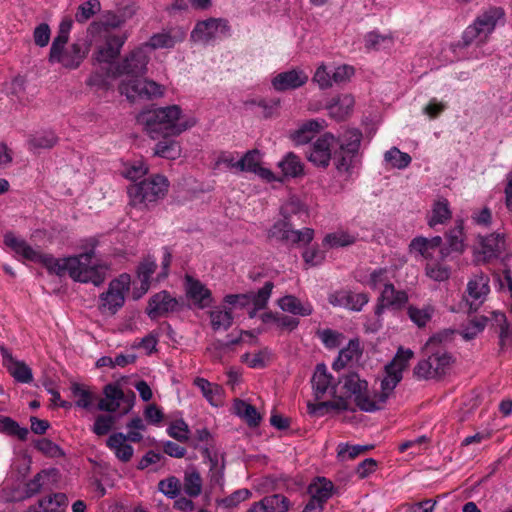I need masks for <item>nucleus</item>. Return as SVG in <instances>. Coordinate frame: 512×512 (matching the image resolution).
<instances>
[{"label": "nucleus", "mask_w": 512, "mask_h": 512, "mask_svg": "<svg viewBox=\"0 0 512 512\" xmlns=\"http://www.w3.org/2000/svg\"><path fill=\"white\" fill-rule=\"evenodd\" d=\"M359 354V342L357 340H350L347 346L340 350L338 358L333 363V368H343L350 361L357 359Z\"/></svg>", "instance_id": "3c124183"}, {"label": "nucleus", "mask_w": 512, "mask_h": 512, "mask_svg": "<svg viewBox=\"0 0 512 512\" xmlns=\"http://www.w3.org/2000/svg\"><path fill=\"white\" fill-rule=\"evenodd\" d=\"M148 172L147 165L142 160H136L125 164L123 175L132 181H136L146 175Z\"/></svg>", "instance_id": "e2e57ef3"}, {"label": "nucleus", "mask_w": 512, "mask_h": 512, "mask_svg": "<svg viewBox=\"0 0 512 512\" xmlns=\"http://www.w3.org/2000/svg\"><path fill=\"white\" fill-rule=\"evenodd\" d=\"M106 444L121 462H129L134 454L133 447L127 443V437L123 433L110 435Z\"/></svg>", "instance_id": "2f4dec72"}, {"label": "nucleus", "mask_w": 512, "mask_h": 512, "mask_svg": "<svg viewBox=\"0 0 512 512\" xmlns=\"http://www.w3.org/2000/svg\"><path fill=\"white\" fill-rule=\"evenodd\" d=\"M331 305L346 308L352 311H361L368 303L369 296L366 293H355L350 290H339L328 297Z\"/></svg>", "instance_id": "412c9836"}, {"label": "nucleus", "mask_w": 512, "mask_h": 512, "mask_svg": "<svg viewBox=\"0 0 512 512\" xmlns=\"http://www.w3.org/2000/svg\"><path fill=\"white\" fill-rule=\"evenodd\" d=\"M413 357L414 352L411 349L398 348L394 358L385 366V375L381 380L379 392L370 393L368 383L355 373L345 376L343 387L360 410L365 412L380 410L393 395L394 389L403 378V371L407 369Z\"/></svg>", "instance_id": "f03ea898"}, {"label": "nucleus", "mask_w": 512, "mask_h": 512, "mask_svg": "<svg viewBox=\"0 0 512 512\" xmlns=\"http://www.w3.org/2000/svg\"><path fill=\"white\" fill-rule=\"evenodd\" d=\"M119 92L130 101L137 99L153 100L161 98L166 92V87L154 80L147 78H135L121 80Z\"/></svg>", "instance_id": "0eeeda50"}, {"label": "nucleus", "mask_w": 512, "mask_h": 512, "mask_svg": "<svg viewBox=\"0 0 512 512\" xmlns=\"http://www.w3.org/2000/svg\"><path fill=\"white\" fill-rule=\"evenodd\" d=\"M66 505V495L54 493L40 499L37 505L31 506L27 512H65Z\"/></svg>", "instance_id": "473e14b6"}, {"label": "nucleus", "mask_w": 512, "mask_h": 512, "mask_svg": "<svg viewBox=\"0 0 512 512\" xmlns=\"http://www.w3.org/2000/svg\"><path fill=\"white\" fill-rule=\"evenodd\" d=\"M56 142H57V137L51 131H45V132L39 133V134L33 136L29 140V144H30L31 148H33V149L51 148L56 144Z\"/></svg>", "instance_id": "0e129e2a"}, {"label": "nucleus", "mask_w": 512, "mask_h": 512, "mask_svg": "<svg viewBox=\"0 0 512 512\" xmlns=\"http://www.w3.org/2000/svg\"><path fill=\"white\" fill-rule=\"evenodd\" d=\"M210 325L214 331H226L233 322V314L231 308L225 305L214 307L209 312Z\"/></svg>", "instance_id": "58836bf2"}, {"label": "nucleus", "mask_w": 512, "mask_h": 512, "mask_svg": "<svg viewBox=\"0 0 512 512\" xmlns=\"http://www.w3.org/2000/svg\"><path fill=\"white\" fill-rule=\"evenodd\" d=\"M230 27L227 20L209 18L196 23L191 32V40L195 43L210 45L229 35Z\"/></svg>", "instance_id": "1a4fd4ad"}, {"label": "nucleus", "mask_w": 512, "mask_h": 512, "mask_svg": "<svg viewBox=\"0 0 512 512\" xmlns=\"http://www.w3.org/2000/svg\"><path fill=\"white\" fill-rule=\"evenodd\" d=\"M312 387L317 399L325 394H332L335 388L333 377L328 373L324 364H318L312 377Z\"/></svg>", "instance_id": "c85d7f7f"}, {"label": "nucleus", "mask_w": 512, "mask_h": 512, "mask_svg": "<svg viewBox=\"0 0 512 512\" xmlns=\"http://www.w3.org/2000/svg\"><path fill=\"white\" fill-rule=\"evenodd\" d=\"M506 23V12L501 6H490L483 9L466 27L462 40L467 46L472 43L484 45L498 26Z\"/></svg>", "instance_id": "20e7f679"}, {"label": "nucleus", "mask_w": 512, "mask_h": 512, "mask_svg": "<svg viewBox=\"0 0 512 512\" xmlns=\"http://www.w3.org/2000/svg\"><path fill=\"white\" fill-rule=\"evenodd\" d=\"M185 291L187 298L193 303L194 306L204 309L212 303L211 291L198 279L186 275L185 277Z\"/></svg>", "instance_id": "5701e85b"}, {"label": "nucleus", "mask_w": 512, "mask_h": 512, "mask_svg": "<svg viewBox=\"0 0 512 512\" xmlns=\"http://www.w3.org/2000/svg\"><path fill=\"white\" fill-rule=\"evenodd\" d=\"M67 43H52L49 54L51 63H59L68 69L77 68L88 52L87 48L80 43H73L66 47Z\"/></svg>", "instance_id": "9b49d317"}, {"label": "nucleus", "mask_w": 512, "mask_h": 512, "mask_svg": "<svg viewBox=\"0 0 512 512\" xmlns=\"http://www.w3.org/2000/svg\"><path fill=\"white\" fill-rule=\"evenodd\" d=\"M269 236L288 244L305 245L313 240L314 230L311 228L295 230L292 221L281 217L270 228Z\"/></svg>", "instance_id": "f8f14e48"}, {"label": "nucleus", "mask_w": 512, "mask_h": 512, "mask_svg": "<svg viewBox=\"0 0 512 512\" xmlns=\"http://www.w3.org/2000/svg\"><path fill=\"white\" fill-rule=\"evenodd\" d=\"M435 306L428 303L423 306L410 305L407 308L409 319L418 327H425L435 314Z\"/></svg>", "instance_id": "a19ab883"}, {"label": "nucleus", "mask_w": 512, "mask_h": 512, "mask_svg": "<svg viewBox=\"0 0 512 512\" xmlns=\"http://www.w3.org/2000/svg\"><path fill=\"white\" fill-rule=\"evenodd\" d=\"M281 170L282 179L297 178L304 174V164L300 157L293 152H288L277 164Z\"/></svg>", "instance_id": "f704fd0d"}, {"label": "nucleus", "mask_w": 512, "mask_h": 512, "mask_svg": "<svg viewBox=\"0 0 512 512\" xmlns=\"http://www.w3.org/2000/svg\"><path fill=\"white\" fill-rule=\"evenodd\" d=\"M354 104L355 100L351 94H338L327 101L325 109L328 111V115L331 118L341 121L352 114Z\"/></svg>", "instance_id": "393cba45"}, {"label": "nucleus", "mask_w": 512, "mask_h": 512, "mask_svg": "<svg viewBox=\"0 0 512 512\" xmlns=\"http://www.w3.org/2000/svg\"><path fill=\"white\" fill-rule=\"evenodd\" d=\"M151 53L144 44H141L129 53L116 65L115 75L123 76L122 80L135 79L147 72Z\"/></svg>", "instance_id": "6e6552de"}, {"label": "nucleus", "mask_w": 512, "mask_h": 512, "mask_svg": "<svg viewBox=\"0 0 512 512\" xmlns=\"http://www.w3.org/2000/svg\"><path fill=\"white\" fill-rule=\"evenodd\" d=\"M3 364L11 376L20 383H31L33 381L32 370L26 363L15 359L6 350L2 353Z\"/></svg>", "instance_id": "c756f323"}, {"label": "nucleus", "mask_w": 512, "mask_h": 512, "mask_svg": "<svg viewBox=\"0 0 512 512\" xmlns=\"http://www.w3.org/2000/svg\"><path fill=\"white\" fill-rule=\"evenodd\" d=\"M313 82H315L320 89L330 88L333 83V74L328 70L325 64H320L313 76Z\"/></svg>", "instance_id": "338daca9"}, {"label": "nucleus", "mask_w": 512, "mask_h": 512, "mask_svg": "<svg viewBox=\"0 0 512 512\" xmlns=\"http://www.w3.org/2000/svg\"><path fill=\"white\" fill-rule=\"evenodd\" d=\"M167 433L173 439L179 442H187L189 440L190 430L187 423L182 420L173 421L167 428Z\"/></svg>", "instance_id": "680f3d73"}, {"label": "nucleus", "mask_w": 512, "mask_h": 512, "mask_svg": "<svg viewBox=\"0 0 512 512\" xmlns=\"http://www.w3.org/2000/svg\"><path fill=\"white\" fill-rule=\"evenodd\" d=\"M451 362L452 358L447 352L437 350L416 365L414 374L421 379H433L444 375L448 371Z\"/></svg>", "instance_id": "ddd939ff"}, {"label": "nucleus", "mask_w": 512, "mask_h": 512, "mask_svg": "<svg viewBox=\"0 0 512 512\" xmlns=\"http://www.w3.org/2000/svg\"><path fill=\"white\" fill-rule=\"evenodd\" d=\"M70 390L77 407L90 409L93 406L96 400V394L89 386L73 382L70 386Z\"/></svg>", "instance_id": "ea45409f"}, {"label": "nucleus", "mask_w": 512, "mask_h": 512, "mask_svg": "<svg viewBox=\"0 0 512 512\" xmlns=\"http://www.w3.org/2000/svg\"><path fill=\"white\" fill-rule=\"evenodd\" d=\"M100 34L102 42L96 47L95 60L99 63H111L119 56L128 36L126 33H113L107 28Z\"/></svg>", "instance_id": "4468645a"}, {"label": "nucleus", "mask_w": 512, "mask_h": 512, "mask_svg": "<svg viewBox=\"0 0 512 512\" xmlns=\"http://www.w3.org/2000/svg\"><path fill=\"white\" fill-rule=\"evenodd\" d=\"M168 180L162 175H155L138 184L130 185L128 195L133 206H147L162 198L168 190Z\"/></svg>", "instance_id": "423d86ee"}, {"label": "nucleus", "mask_w": 512, "mask_h": 512, "mask_svg": "<svg viewBox=\"0 0 512 512\" xmlns=\"http://www.w3.org/2000/svg\"><path fill=\"white\" fill-rule=\"evenodd\" d=\"M407 302L408 294L391 283L380 291L375 313L379 316L385 308L401 309Z\"/></svg>", "instance_id": "b1692460"}, {"label": "nucleus", "mask_w": 512, "mask_h": 512, "mask_svg": "<svg viewBox=\"0 0 512 512\" xmlns=\"http://www.w3.org/2000/svg\"><path fill=\"white\" fill-rule=\"evenodd\" d=\"M452 216L449 201L443 197L436 199L427 215V224L434 228L437 225L446 224Z\"/></svg>", "instance_id": "7c9ffc66"}, {"label": "nucleus", "mask_w": 512, "mask_h": 512, "mask_svg": "<svg viewBox=\"0 0 512 512\" xmlns=\"http://www.w3.org/2000/svg\"><path fill=\"white\" fill-rule=\"evenodd\" d=\"M240 153L236 151H221L216 154L214 159V169H228L234 173H239Z\"/></svg>", "instance_id": "a18cd8bd"}, {"label": "nucleus", "mask_w": 512, "mask_h": 512, "mask_svg": "<svg viewBox=\"0 0 512 512\" xmlns=\"http://www.w3.org/2000/svg\"><path fill=\"white\" fill-rule=\"evenodd\" d=\"M327 127L324 119H311L303 122L291 133V140L296 145L309 143L320 131Z\"/></svg>", "instance_id": "bb28decb"}, {"label": "nucleus", "mask_w": 512, "mask_h": 512, "mask_svg": "<svg viewBox=\"0 0 512 512\" xmlns=\"http://www.w3.org/2000/svg\"><path fill=\"white\" fill-rule=\"evenodd\" d=\"M104 398L99 401L98 408L103 411L115 412L120 408L124 393L115 384H108L104 388Z\"/></svg>", "instance_id": "e433bc0d"}, {"label": "nucleus", "mask_w": 512, "mask_h": 512, "mask_svg": "<svg viewBox=\"0 0 512 512\" xmlns=\"http://www.w3.org/2000/svg\"><path fill=\"white\" fill-rule=\"evenodd\" d=\"M308 412L311 415L321 417L331 410L342 411L349 408V403L346 399L339 398L332 401H323L318 403H308Z\"/></svg>", "instance_id": "79ce46f5"}, {"label": "nucleus", "mask_w": 512, "mask_h": 512, "mask_svg": "<svg viewBox=\"0 0 512 512\" xmlns=\"http://www.w3.org/2000/svg\"><path fill=\"white\" fill-rule=\"evenodd\" d=\"M154 154L162 158L175 160L181 155V146L176 140L165 138L156 144Z\"/></svg>", "instance_id": "de8ad7c7"}, {"label": "nucleus", "mask_w": 512, "mask_h": 512, "mask_svg": "<svg viewBox=\"0 0 512 512\" xmlns=\"http://www.w3.org/2000/svg\"><path fill=\"white\" fill-rule=\"evenodd\" d=\"M281 217L292 221L293 217L307 216L305 205L296 197H290L280 208Z\"/></svg>", "instance_id": "8fccbe9b"}, {"label": "nucleus", "mask_w": 512, "mask_h": 512, "mask_svg": "<svg viewBox=\"0 0 512 512\" xmlns=\"http://www.w3.org/2000/svg\"><path fill=\"white\" fill-rule=\"evenodd\" d=\"M308 74L300 69L293 68L287 71L276 73L271 77V86L275 91L283 92L295 90L308 82Z\"/></svg>", "instance_id": "aec40b11"}, {"label": "nucleus", "mask_w": 512, "mask_h": 512, "mask_svg": "<svg viewBox=\"0 0 512 512\" xmlns=\"http://www.w3.org/2000/svg\"><path fill=\"white\" fill-rule=\"evenodd\" d=\"M186 30L181 27H170L153 34L146 43V48L152 53L157 49H172L184 41Z\"/></svg>", "instance_id": "6ab92c4d"}, {"label": "nucleus", "mask_w": 512, "mask_h": 512, "mask_svg": "<svg viewBox=\"0 0 512 512\" xmlns=\"http://www.w3.org/2000/svg\"><path fill=\"white\" fill-rule=\"evenodd\" d=\"M446 237L451 251L462 253L465 250L462 221H457L455 227L449 230Z\"/></svg>", "instance_id": "864d4df0"}, {"label": "nucleus", "mask_w": 512, "mask_h": 512, "mask_svg": "<svg viewBox=\"0 0 512 512\" xmlns=\"http://www.w3.org/2000/svg\"><path fill=\"white\" fill-rule=\"evenodd\" d=\"M0 432L6 433L11 436H16L20 440H26L29 431L25 427H20L19 424L10 417L0 415Z\"/></svg>", "instance_id": "5fc2aeb1"}, {"label": "nucleus", "mask_w": 512, "mask_h": 512, "mask_svg": "<svg viewBox=\"0 0 512 512\" xmlns=\"http://www.w3.org/2000/svg\"><path fill=\"white\" fill-rule=\"evenodd\" d=\"M490 292L489 277L484 273L474 274L467 283L466 292L463 297L469 310L476 312L485 302Z\"/></svg>", "instance_id": "dca6fc26"}, {"label": "nucleus", "mask_w": 512, "mask_h": 512, "mask_svg": "<svg viewBox=\"0 0 512 512\" xmlns=\"http://www.w3.org/2000/svg\"><path fill=\"white\" fill-rule=\"evenodd\" d=\"M279 307L288 313L296 316H309L313 312V307L308 301H301L293 295H286L278 300Z\"/></svg>", "instance_id": "c9c22d12"}, {"label": "nucleus", "mask_w": 512, "mask_h": 512, "mask_svg": "<svg viewBox=\"0 0 512 512\" xmlns=\"http://www.w3.org/2000/svg\"><path fill=\"white\" fill-rule=\"evenodd\" d=\"M371 446L362 445H349L347 443H340L337 447L338 457L342 460L353 459L361 453L369 450Z\"/></svg>", "instance_id": "69168bd1"}, {"label": "nucleus", "mask_w": 512, "mask_h": 512, "mask_svg": "<svg viewBox=\"0 0 512 512\" xmlns=\"http://www.w3.org/2000/svg\"><path fill=\"white\" fill-rule=\"evenodd\" d=\"M194 385L201 391L203 397L212 405L220 406L223 402V389L215 383L197 377L194 380Z\"/></svg>", "instance_id": "4c0bfd02"}, {"label": "nucleus", "mask_w": 512, "mask_h": 512, "mask_svg": "<svg viewBox=\"0 0 512 512\" xmlns=\"http://www.w3.org/2000/svg\"><path fill=\"white\" fill-rule=\"evenodd\" d=\"M442 238L435 236L432 238L416 237L410 243V249L412 252L418 253L425 263L437 260L439 257L441 260L448 256V250L441 247Z\"/></svg>", "instance_id": "a211bd4d"}, {"label": "nucleus", "mask_w": 512, "mask_h": 512, "mask_svg": "<svg viewBox=\"0 0 512 512\" xmlns=\"http://www.w3.org/2000/svg\"><path fill=\"white\" fill-rule=\"evenodd\" d=\"M357 235L345 230H338L327 234L322 242L327 249L340 248L352 245L356 242Z\"/></svg>", "instance_id": "37998d69"}, {"label": "nucleus", "mask_w": 512, "mask_h": 512, "mask_svg": "<svg viewBox=\"0 0 512 512\" xmlns=\"http://www.w3.org/2000/svg\"><path fill=\"white\" fill-rule=\"evenodd\" d=\"M138 122L152 138L178 136L196 125V118L182 113L178 105L143 111Z\"/></svg>", "instance_id": "7ed1b4c3"}, {"label": "nucleus", "mask_w": 512, "mask_h": 512, "mask_svg": "<svg viewBox=\"0 0 512 512\" xmlns=\"http://www.w3.org/2000/svg\"><path fill=\"white\" fill-rule=\"evenodd\" d=\"M425 274L434 281L442 282L450 277L451 269L448 265L434 260L425 263Z\"/></svg>", "instance_id": "603ef678"}, {"label": "nucleus", "mask_w": 512, "mask_h": 512, "mask_svg": "<svg viewBox=\"0 0 512 512\" xmlns=\"http://www.w3.org/2000/svg\"><path fill=\"white\" fill-rule=\"evenodd\" d=\"M362 138V132L356 128L346 129L336 137L339 150L334 153L333 163L339 174L351 175L356 168Z\"/></svg>", "instance_id": "39448f33"}, {"label": "nucleus", "mask_w": 512, "mask_h": 512, "mask_svg": "<svg viewBox=\"0 0 512 512\" xmlns=\"http://www.w3.org/2000/svg\"><path fill=\"white\" fill-rule=\"evenodd\" d=\"M101 10V4L98 0H88L82 3L75 14V19L79 23H85L91 17Z\"/></svg>", "instance_id": "13d9d810"}, {"label": "nucleus", "mask_w": 512, "mask_h": 512, "mask_svg": "<svg viewBox=\"0 0 512 512\" xmlns=\"http://www.w3.org/2000/svg\"><path fill=\"white\" fill-rule=\"evenodd\" d=\"M261 164V154L258 150H250L240 154L239 172L255 173Z\"/></svg>", "instance_id": "4d7b16f0"}, {"label": "nucleus", "mask_w": 512, "mask_h": 512, "mask_svg": "<svg viewBox=\"0 0 512 512\" xmlns=\"http://www.w3.org/2000/svg\"><path fill=\"white\" fill-rule=\"evenodd\" d=\"M505 247V239L500 234H491L481 239V253L484 259L496 257Z\"/></svg>", "instance_id": "c03bdc74"}, {"label": "nucleus", "mask_w": 512, "mask_h": 512, "mask_svg": "<svg viewBox=\"0 0 512 512\" xmlns=\"http://www.w3.org/2000/svg\"><path fill=\"white\" fill-rule=\"evenodd\" d=\"M234 413L245 420L250 426H257L261 420L256 408L243 400H235L233 403Z\"/></svg>", "instance_id": "49530a36"}, {"label": "nucleus", "mask_w": 512, "mask_h": 512, "mask_svg": "<svg viewBox=\"0 0 512 512\" xmlns=\"http://www.w3.org/2000/svg\"><path fill=\"white\" fill-rule=\"evenodd\" d=\"M364 43L367 49L380 50L389 48L392 44V39L389 36L380 35L373 31L365 35Z\"/></svg>", "instance_id": "bf43d9fd"}, {"label": "nucleus", "mask_w": 512, "mask_h": 512, "mask_svg": "<svg viewBox=\"0 0 512 512\" xmlns=\"http://www.w3.org/2000/svg\"><path fill=\"white\" fill-rule=\"evenodd\" d=\"M333 489L334 485L330 480L324 477L316 478L308 487V492L311 496L309 502H315L322 507L323 503L332 496Z\"/></svg>", "instance_id": "72a5a7b5"}, {"label": "nucleus", "mask_w": 512, "mask_h": 512, "mask_svg": "<svg viewBox=\"0 0 512 512\" xmlns=\"http://www.w3.org/2000/svg\"><path fill=\"white\" fill-rule=\"evenodd\" d=\"M131 277L123 273L109 283L108 290L100 295V309L105 313L115 314L124 304L129 291Z\"/></svg>", "instance_id": "9d476101"}, {"label": "nucleus", "mask_w": 512, "mask_h": 512, "mask_svg": "<svg viewBox=\"0 0 512 512\" xmlns=\"http://www.w3.org/2000/svg\"><path fill=\"white\" fill-rule=\"evenodd\" d=\"M262 502L268 512H287L290 506L289 500L280 494L264 497Z\"/></svg>", "instance_id": "052dcab7"}, {"label": "nucleus", "mask_w": 512, "mask_h": 512, "mask_svg": "<svg viewBox=\"0 0 512 512\" xmlns=\"http://www.w3.org/2000/svg\"><path fill=\"white\" fill-rule=\"evenodd\" d=\"M156 260L150 256L144 258L137 267V281L140 282V287H134L133 297L139 299L150 288L151 276L156 269Z\"/></svg>", "instance_id": "cd10ccee"}, {"label": "nucleus", "mask_w": 512, "mask_h": 512, "mask_svg": "<svg viewBox=\"0 0 512 512\" xmlns=\"http://www.w3.org/2000/svg\"><path fill=\"white\" fill-rule=\"evenodd\" d=\"M336 145V136L325 132L307 149L306 158L316 167L327 168L332 159V148Z\"/></svg>", "instance_id": "2eb2a0df"}, {"label": "nucleus", "mask_w": 512, "mask_h": 512, "mask_svg": "<svg viewBox=\"0 0 512 512\" xmlns=\"http://www.w3.org/2000/svg\"><path fill=\"white\" fill-rule=\"evenodd\" d=\"M4 243L18 256L27 261L40 263L50 273L58 276L68 274L74 281L93 283L95 286H99L105 280L108 267L95 257L94 249L97 241L94 238L82 240L80 247L85 252L65 258H55L52 255L43 254L38 248H33L24 239L18 238L13 233L5 234Z\"/></svg>", "instance_id": "f257e3e1"}, {"label": "nucleus", "mask_w": 512, "mask_h": 512, "mask_svg": "<svg viewBox=\"0 0 512 512\" xmlns=\"http://www.w3.org/2000/svg\"><path fill=\"white\" fill-rule=\"evenodd\" d=\"M395 273L396 268L394 266L375 267L358 271L355 278L359 283L372 290H382L392 283Z\"/></svg>", "instance_id": "f3484780"}, {"label": "nucleus", "mask_w": 512, "mask_h": 512, "mask_svg": "<svg viewBox=\"0 0 512 512\" xmlns=\"http://www.w3.org/2000/svg\"><path fill=\"white\" fill-rule=\"evenodd\" d=\"M184 490L189 496L196 497L202 491V479L195 469H189L184 477Z\"/></svg>", "instance_id": "6e6d98bb"}, {"label": "nucleus", "mask_w": 512, "mask_h": 512, "mask_svg": "<svg viewBox=\"0 0 512 512\" xmlns=\"http://www.w3.org/2000/svg\"><path fill=\"white\" fill-rule=\"evenodd\" d=\"M50 480V473L46 470L39 472L31 481L25 485V490L17 487L10 494H7L4 498L7 501H20L25 498L31 497L37 494L42 488L47 486Z\"/></svg>", "instance_id": "a878e982"}, {"label": "nucleus", "mask_w": 512, "mask_h": 512, "mask_svg": "<svg viewBox=\"0 0 512 512\" xmlns=\"http://www.w3.org/2000/svg\"><path fill=\"white\" fill-rule=\"evenodd\" d=\"M180 307L181 305L176 298L172 297L167 291H161L150 299L147 314L150 318L156 319L168 313L176 312Z\"/></svg>", "instance_id": "4be33fe9"}, {"label": "nucleus", "mask_w": 512, "mask_h": 512, "mask_svg": "<svg viewBox=\"0 0 512 512\" xmlns=\"http://www.w3.org/2000/svg\"><path fill=\"white\" fill-rule=\"evenodd\" d=\"M269 353L267 350H261L256 353H245L242 355V362L251 368H262L268 361Z\"/></svg>", "instance_id": "774afa93"}, {"label": "nucleus", "mask_w": 512, "mask_h": 512, "mask_svg": "<svg viewBox=\"0 0 512 512\" xmlns=\"http://www.w3.org/2000/svg\"><path fill=\"white\" fill-rule=\"evenodd\" d=\"M384 161L391 168L401 170L410 165L412 158L408 153L400 151L397 147H392L384 153Z\"/></svg>", "instance_id": "09e8293b"}]
</instances>
